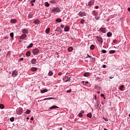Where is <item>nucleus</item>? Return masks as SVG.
I'll return each mask as SVG.
<instances>
[{
    "mask_svg": "<svg viewBox=\"0 0 130 130\" xmlns=\"http://www.w3.org/2000/svg\"><path fill=\"white\" fill-rule=\"evenodd\" d=\"M40 51L38 48H35L32 50V52L33 54H34V55H36V54H37V53H39Z\"/></svg>",
    "mask_w": 130,
    "mask_h": 130,
    "instance_id": "f257e3e1",
    "label": "nucleus"
},
{
    "mask_svg": "<svg viewBox=\"0 0 130 130\" xmlns=\"http://www.w3.org/2000/svg\"><path fill=\"white\" fill-rule=\"evenodd\" d=\"M16 113L19 115L22 114L23 113V109L21 108H19V109L16 111Z\"/></svg>",
    "mask_w": 130,
    "mask_h": 130,
    "instance_id": "f03ea898",
    "label": "nucleus"
},
{
    "mask_svg": "<svg viewBox=\"0 0 130 130\" xmlns=\"http://www.w3.org/2000/svg\"><path fill=\"white\" fill-rule=\"evenodd\" d=\"M12 75L13 78H16V77L18 76V72L16 70H14V71H13Z\"/></svg>",
    "mask_w": 130,
    "mask_h": 130,
    "instance_id": "7ed1b4c3",
    "label": "nucleus"
},
{
    "mask_svg": "<svg viewBox=\"0 0 130 130\" xmlns=\"http://www.w3.org/2000/svg\"><path fill=\"white\" fill-rule=\"evenodd\" d=\"M52 12H53V13H55V12H60V9L59 8H54L52 10Z\"/></svg>",
    "mask_w": 130,
    "mask_h": 130,
    "instance_id": "20e7f679",
    "label": "nucleus"
},
{
    "mask_svg": "<svg viewBox=\"0 0 130 130\" xmlns=\"http://www.w3.org/2000/svg\"><path fill=\"white\" fill-rule=\"evenodd\" d=\"M79 15H80L81 17H85V16H86V13L84 12H80Z\"/></svg>",
    "mask_w": 130,
    "mask_h": 130,
    "instance_id": "39448f33",
    "label": "nucleus"
},
{
    "mask_svg": "<svg viewBox=\"0 0 130 130\" xmlns=\"http://www.w3.org/2000/svg\"><path fill=\"white\" fill-rule=\"evenodd\" d=\"M22 33L24 34H28V32H29V30H28V29H23L22 30Z\"/></svg>",
    "mask_w": 130,
    "mask_h": 130,
    "instance_id": "423d86ee",
    "label": "nucleus"
},
{
    "mask_svg": "<svg viewBox=\"0 0 130 130\" xmlns=\"http://www.w3.org/2000/svg\"><path fill=\"white\" fill-rule=\"evenodd\" d=\"M96 39L100 42H101L102 43H103V39L101 37H96Z\"/></svg>",
    "mask_w": 130,
    "mask_h": 130,
    "instance_id": "0eeeda50",
    "label": "nucleus"
},
{
    "mask_svg": "<svg viewBox=\"0 0 130 130\" xmlns=\"http://www.w3.org/2000/svg\"><path fill=\"white\" fill-rule=\"evenodd\" d=\"M100 31L102 32V33H106V29H105V28L104 27H102L100 28Z\"/></svg>",
    "mask_w": 130,
    "mask_h": 130,
    "instance_id": "6e6552de",
    "label": "nucleus"
},
{
    "mask_svg": "<svg viewBox=\"0 0 130 130\" xmlns=\"http://www.w3.org/2000/svg\"><path fill=\"white\" fill-rule=\"evenodd\" d=\"M26 37H27V35H26V34H23L20 37V39L22 40V39H25V38H26Z\"/></svg>",
    "mask_w": 130,
    "mask_h": 130,
    "instance_id": "1a4fd4ad",
    "label": "nucleus"
},
{
    "mask_svg": "<svg viewBox=\"0 0 130 130\" xmlns=\"http://www.w3.org/2000/svg\"><path fill=\"white\" fill-rule=\"evenodd\" d=\"M64 30L65 32H69V31H70V26H66L64 27Z\"/></svg>",
    "mask_w": 130,
    "mask_h": 130,
    "instance_id": "9d476101",
    "label": "nucleus"
},
{
    "mask_svg": "<svg viewBox=\"0 0 130 130\" xmlns=\"http://www.w3.org/2000/svg\"><path fill=\"white\" fill-rule=\"evenodd\" d=\"M94 4V0H91V1L88 2V6L91 7V6H93Z\"/></svg>",
    "mask_w": 130,
    "mask_h": 130,
    "instance_id": "9b49d317",
    "label": "nucleus"
},
{
    "mask_svg": "<svg viewBox=\"0 0 130 130\" xmlns=\"http://www.w3.org/2000/svg\"><path fill=\"white\" fill-rule=\"evenodd\" d=\"M31 72H36V71H37V70H38V68H36V67H32L31 68Z\"/></svg>",
    "mask_w": 130,
    "mask_h": 130,
    "instance_id": "f8f14e48",
    "label": "nucleus"
},
{
    "mask_svg": "<svg viewBox=\"0 0 130 130\" xmlns=\"http://www.w3.org/2000/svg\"><path fill=\"white\" fill-rule=\"evenodd\" d=\"M36 61H37V60L36 58H33L31 60V63H32V64H35V63H36Z\"/></svg>",
    "mask_w": 130,
    "mask_h": 130,
    "instance_id": "ddd939ff",
    "label": "nucleus"
},
{
    "mask_svg": "<svg viewBox=\"0 0 130 130\" xmlns=\"http://www.w3.org/2000/svg\"><path fill=\"white\" fill-rule=\"evenodd\" d=\"M56 108H58V107L56 106H52L49 108V109H55Z\"/></svg>",
    "mask_w": 130,
    "mask_h": 130,
    "instance_id": "4468645a",
    "label": "nucleus"
},
{
    "mask_svg": "<svg viewBox=\"0 0 130 130\" xmlns=\"http://www.w3.org/2000/svg\"><path fill=\"white\" fill-rule=\"evenodd\" d=\"M84 77H90V73H88V72L85 73L84 74Z\"/></svg>",
    "mask_w": 130,
    "mask_h": 130,
    "instance_id": "2eb2a0df",
    "label": "nucleus"
},
{
    "mask_svg": "<svg viewBox=\"0 0 130 130\" xmlns=\"http://www.w3.org/2000/svg\"><path fill=\"white\" fill-rule=\"evenodd\" d=\"M34 23H35L37 25H38V24L40 23V21L38 19H37L34 21Z\"/></svg>",
    "mask_w": 130,
    "mask_h": 130,
    "instance_id": "dca6fc26",
    "label": "nucleus"
},
{
    "mask_svg": "<svg viewBox=\"0 0 130 130\" xmlns=\"http://www.w3.org/2000/svg\"><path fill=\"white\" fill-rule=\"evenodd\" d=\"M26 56H30V55H31V52H30V51H28L26 53Z\"/></svg>",
    "mask_w": 130,
    "mask_h": 130,
    "instance_id": "f3484780",
    "label": "nucleus"
},
{
    "mask_svg": "<svg viewBox=\"0 0 130 130\" xmlns=\"http://www.w3.org/2000/svg\"><path fill=\"white\" fill-rule=\"evenodd\" d=\"M48 91V90L47 89H45L43 90H41V93H45V92H47Z\"/></svg>",
    "mask_w": 130,
    "mask_h": 130,
    "instance_id": "a211bd4d",
    "label": "nucleus"
},
{
    "mask_svg": "<svg viewBox=\"0 0 130 130\" xmlns=\"http://www.w3.org/2000/svg\"><path fill=\"white\" fill-rule=\"evenodd\" d=\"M107 36L108 37H111V36H112V34L110 32H109L107 34Z\"/></svg>",
    "mask_w": 130,
    "mask_h": 130,
    "instance_id": "6ab92c4d",
    "label": "nucleus"
},
{
    "mask_svg": "<svg viewBox=\"0 0 130 130\" xmlns=\"http://www.w3.org/2000/svg\"><path fill=\"white\" fill-rule=\"evenodd\" d=\"M87 117H89V118H92V113H89L88 114H87Z\"/></svg>",
    "mask_w": 130,
    "mask_h": 130,
    "instance_id": "aec40b11",
    "label": "nucleus"
},
{
    "mask_svg": "<svg viewBox=\"0 0 130 130\" xmlns=\"http://www.w3.org/2000/svg\"><path fill=\"white\" fill-rule=\"evenodd\" d=\"M66 82H71V76H69L67 77V80Z\"/></svg>",
    "mask_w": 130,
    "mask_h": 130,
    "instance_id": "412c9836",
    "label": "nucleus"
},
{
    "mask_svg": "<svg viewBox=\"0 0 130 130\" xmlns=\"http://www.w3.org/2000/svg\"><path fill=\"white\" fill-rule=\"evenodd\" d=\"M33 18V14H31V13H29L28 14V19H32Z\"/></svg>",
    "mask_w": 130,
    "mask_h": 130,
    "instance_id": "4be33fe9",
    "label": "nucleus"
},
{
    "mask_svg": "<svg viewBox=\"0 0 130 130\" xmlns=\"http://www.w3.org/2000/svg\"><path fill=\"white\" fill-rule=\"evenodd\" d=\"M74 49L73 48V47H70L69 48H68V51H69L70 52H71V51H73V50Z\"/></svg>",
    "mask_w": 130,
    "mask_h": 130,
    "instance_id": "5701e85b",
    "label": "nucleus"
},
{
    "mask_svg": "<svg viewBox=\"0 0 130 130\" xmlns=\"http://www.w3.org/2000/svg\"><path fill=\"white\" fill-rule=\"evenodd\" d=\"M93 14L94 16H97L98 15V13L96 11L94 10L93 11Z\"/></svg>",
    "mask_w": 130,
    "mask_h": 130,
    "instance_id": "b1692460",
    "label": "nucleus"
},
{
    "mask_svg": "<svg viewBox=\"0 0 130 130\" xmlns=\"http://www.w3.org/2000/svg\"><path fill=\"white\" fill-rule=\"evenodd\" d=\"M50 31V28H47L46 29V33H47V34H48V33H49Z\"/></svg>",
    "mask_w": 130,
    "mask_h": 130,
    "instance_id": "393cba45",
    "label": "nucleus"
},
{
    "mask_svg": "<svg viewBox=\"0 0 130 130\" xmlns=\"http://www.w3.org/2000/svg\"><path fill=\"white\" fill-rule=\"evenodd\" d=\"M123 88H124V85H121L120 86L119 90H120V91H122V90H123Z\"/></svg>",
    "mask_w": 130,
    "mask_h": 130,
    "instance_id": "a878e982",
    "label": "nucleus"
},
{
    "mask_svg": "<svg viewBox=\"0 0 130 130\" xmlns=\"http://www.w3.org/2000/svg\"><path fill=\"white\" fill-rule=\"evenodd\" d=\"M52 75H53V72H52V71H49L48 73V76H52Z\"/></svg>",
    "mask_w": 130,
    "mask_h": 130,
    "instance_id": "bb28decb",
    "label": "nucleus"
},
{
    "mask_svg": "<svg viewBox=\"0 0 130 130\" xmlns=\"http://www.w3.org/2000/svg\"><path fill=\"white\" fill-rule=\"evenodd\" d=\"M109 53L112 54L113 53H115V50H110Z\"/></svg>",
    "mask_w": 130,
    "mask_h": 130,
    "instance_id": "cd10ccee",
    "label": "nucleus"
},
{
    "mask_svg": "<svg viewBox=\"0 0 130 130\" xmlns=\"http://www.w3.org/2000/svg\"><path fill=\"white\" fill-rule=\"evenodd\" d=\"M90 49H91L92 50H93V49H94V48H95V46L94 45H91L90 46Z\"/></svg>",
    "mask_w": 130,
    "mask_h": 130,
    "instance_id": "c85d7f7f",
    "label": "nucleus"
},
{
    "mask_svg": "<svg viewBox=\"0 0 130 130\" xmlns=\"http://www.w3.org/2000/svg\"><path fill=\"white\" fill-rule=\"evenodd\" d=\"M31 47H33V43H30L27 47V48H31Z\"/></svg>",
    "mask_w": 130,
    "mask_h": 130,
    "instance_id": "c756f323",
    "label": "nucleus"
},
{
    "mask_svg": "<svg viewBox=\"0 0 130 130\" xmlns=\"http://www.w3.org/2000/svg\"><path fill=\"white\" fill-rule=\"evenodd\" d=\"M56 22H58V23H60L61 22V19L58 18L56 20Z\"/></svg>",
    "mask_w": 130,
    "mask_h": 130,
    "instance_id": "7c9ffc66",
    "label": "nucleus"
},
{
    "mask_svg": "<svg viewBox=\"0 0 130 130\" xmlns=\"http://www.w3.org/2000/svg\"><path fill=\"white\" fill-rule=\"evenodd\" d=\"M11 23H16V22H17V20H16V19H11Z\"/></svg>",
    "mask_w": 130,
    "mask_h": 130,
    "instance_id": "2f4dec72",
    "label": "nucleus"
},
{
    "mask_svg": "<svg viewBox=\"0 0 130 130\" xmlns=\"http://www.w3.org/2000/svg\"><path fill=\"white\" fill-rule=\"evenodd\" d=\"M0 108L1 109H4L5 108V106L3 104L0 105Z\"/></svg>",
    "mask_w": 130,
    "mask_h": 130,
    "instance_id": "473e14b6",
    "label": "nucleus"
},
{
    "mask_svg": "<svg viewBox=\"0 0 130 130\" xmlns=\"http://www.w3.org/2000/svg\"><path fill=\"white\" fill-rule=\"evenodd\" d=\"M30 112H31V110H27L25 112V113H26V114H29Z\"/></svg>",
    "mask_w": 130,
    "mask_h": 130,
    "instance_id": "72a5a7b5",
    "label": "nucleus"
},
{
    "mask_svg": "<svg viewBox=\"0 0 130 130\" xmlns=\"http://www.w3.org/2000/svg\"><path fill=\"white\" fill-rule=\"evenodd\" d=\"M51 99H53V98H48L44 99V100H51Z\"/></svg>",
    "mask_w": 130,
    "mask_h": 130,
    "instance_id": "f704fd0d",
    "label": "nucleus"
},
{
    "mask_svg": "<svg viewBox=\"0 0 130 130\" xmlns=\"http://www.w3.org/2000/svg\"><path fill=\"white\" fill-rule=\"evenodd\" d=\"M45 6V7H49V3L46 2Z\"/></svg>",
    "mask_w": 130,
    "mask_h": 130,
    "instance_id": "c9c22d12",
    "label": "nucleus"
},
{
    "mask_svg": "<svg viewBox=\"0 0 130 130\" xmlns=\"http://www.w3.org/2000/svg\"><path fill=\"white\" fill-rule=\"evenodd\" d=\"M10 121L13 122V121H14V120H15V118L14 117H11V118H10Z\"/></svg>",
    "mask_w": 130,
    "mask_h": 130,
    "instance_id": "e433bc0d",
    "label": "nucleus"
},
{
    "mask_svg": "<svg viewBox=\"0 0 130 130\" xmlns=\"http://www.w3.org/2000/svg\"><path fill=\"white\" fill-rule=\"evenodd\" d=\"M10 36H11V37H12V38H14V32H11V33H10Z\"/></svg>",
    "mask_w": 130,
    "mask_h": 130,
    "instance_id": "4c0bfd02",
    "label": "nucleus"
},
{
    "mask_svg": "<svg viewBox=\"0 0 130 130\" xmlns=\"http://www.w3.org/2000/svg\"><path fill=\"white\" fill-rule=\"evenodd\" d=\"M80 23H81V24H84V23H85V20L82 19V20H81V21H80Z\"/></svg>",
    "mask_w": 130,
    "mask_h": 130,
    "instance_id": "58836bf2",
    "label": "nucleus"
},
{
    "mask_svg": "<svg viewBox=\"0 0 130 130\" xmlns=\"http://www.w3.org/2000/svg\"><path fill=\"white\" fill-rule=\"evenodd\" d=\"M78 116L79 117H82V116H83V114H82V113H80L79 114H78Z\"/></svg>",
    "mask_w": 130,
    "mask_h": 130,
    "instance_id": "ea45409f",
    "label": "nucleus"
},
{
    "mask_svg": "<svg viewBox=\"0 0 130 130\" xmlns=\"http://www.w3.org/2000/svg\"><path fill=\"white\" fill-rule=\"evenodd\" d=\"M95 20H99L100 19V17H99L98 16H95Z\"/></svg>",
    "mask_w": 130,
    "mask_h": 130,
    "instance_id": "a19ab883",
    "label": "nucleus"
},
{
    "mask_svg": "<svg viewBox=\"0 0 130 130\" xmlns=\"http://www.w3.org/2000/svg\"><path fill=\"white\" fill-rule=\"evenodd\" d=\"M102 52L103 53H106V50H102Z\"/></svg>",
    "mask_w": 130,
    "mask_h": 130,
    "instance_id": "79ce46f5",
    "label": "nucleus"
},
{
    "mask_svg": "<svg viewBox=\"0 0 130 130\" xmlns=\"http://www.w3.org/2000/svg\"><path fill=\"white\" fill-rule=\"evenodd\" d=\"M24 59V58L23 57H21L20 58L19 60H18L19 61H21V60H23Z\"/></svg>",
    "mask_w": 130,
    "mask_h": 130,
    "instance_id": "37998d69",
    "label": "nucleus"
},
{
    "mask_svg": "<svg viewBox=\"0 0 130 130\" xmlns=\"http://www.w3.org/2000/svg\"><path fill=\"white\" fill-rule=\"evenodd\" d=\"M88 57L91 58V56L89 55V54H87V55L86 56V58H88Z\"/></svg>",
    "mask_w": 130,
    "mask_h": 130,
    "instance_id": "c03bdc74",
    "label": "nucleus"
},
{
    "mask_svg": "<svg viewBox=\"0 0 130 130\" xmlns=\"http://www.w3.org/2000/svg\"><path fill=\"white\" fill-rule=\"evenodd\" d=\"M87 84H89V82H88V81L85 82V83L84 84V85H87Z\"/></svg>",
    "mask_w": 130,
    "mask_h": 130,
    "instance_id": "a18cd8bd",
    "label": "nucleus"
},
{
    "mask_svg": "<svg viewBox=\"0 0 130 130\" xmlns=\"http://www.w3.org/2000/svg\"><path fill=\"white\" fill-rule=\"evenodd\" d=\"M71 91H72V89H71V90H68L67 91V93H71Z\"/></svg>",
    "mask_w": 130,
    "mask_h": 130,
    "instance_id": "49530a36",
    "label": "nucleus"
},
{
    "mask_svg": "<svg viewBox=\"0 0 130 130\" xmlns=\"http://www.w3.org/2000/svg\"><path fill=\"white\" fill-rule=\"evenodd\" d=\"M61 75H62V73L61 72H59L58 73V75L59 76H61Z\"/></svg>",
    "mask_w": 130,
    "mask_h": 130,
    "instance_id": "de8ad7c7",
    "label": "nucleus"
},
{
    "mask_svg": "<svg viewBox=\"0 0 130 130\" xmlns=\"http://www.w3.org/2000/svg\"><path fill=\"white\" fill-rule=\"evenodd\" d=\"M35 2H36V0H31V1H30V3H35Z\"/></svg>",
    "mask_w": 130,
    "mask_h": 130,
    "instance_id": "09e8293b",
    "label": "nucleus"
},
{
    "mask_svg": "<svg viewBox=\"0 0 130 130\" xmlns=\"http://www.w3.org/2000/svg\"><path fill=\"white\" fill-rule=\"evenodd\" d=\"M103 68H104V69H105V68H106V66L105 64H103Z\"/></svg>",
    "mask_w": 130,
    "mask_h": 130,
    "instance_id": "8fccbe9b",
    "label": "nucleus"
},
{
    "mask_svg": "<svg viewBox=\"0 0 130 130\" xmlns=\"http://www.w3.org/2000/svg\"><path fill=\"white\" fill-rule=\"evenodd\" d=\"M61 28H63V27H64V25H63V24H62V25H61Z\"/></svg>",
    "mask_w": 130,
    "mask_h": 130,
    "instance_id": "3c124183",
    "label": "nucleus"
},
{
    "mask_svg": "<svg viewBox=\"0 0 130 130\" xmlns=\"http://www.w3.org/2000/svg\"><path fill=\"white\" fill-rule=\"evenodd\" d=\"M84 112H85V111H84V110H82V111H81L80 113H81V114H82V113H84Z\"/></svg>",
    "mask_w": 130,
    "mask_h": 130,
    "instance_id": "603ef678",
    "label": "nucleus"
},
{
    "mask_svg": "<svg viewBox=\"0 0 130 130\" xmlns=\"http://www.w3.org/2000/svg\"><path fill=\"white\" fill-rule=\"evenodd\" d=\"M113 42H114V43H116V42H117V41H116V40H114L113 41Z\"/></svg>",
    "mask_w": 130,
    "mask_h": 130,
    "instance_id": "864d4df0",
    "label": "nucleus"
},
{
    "mask_svg": "<svg viewBox=\"0 0 130 130\" xmlns=\"http://www.w3.org/2000/svg\"><path fill=\"white\" fill-rule=\"evenodd\" d=\"M9 39V37H6L5 38V40H7V39Z\"/></svg>",
    "mask_w": 130,
    "mask_h": 130,
    "instance_id": "5fc2aeb1",
    "label": "nucleus"
},
{
    "mask_svg": "<svg viewBox=\"0 0 130 130\" xmlns=\"http://www.w3.org/2000/svg\"><path fill=\"white\" fill-rule=\"evenodd\" d=\"M101 97H104V94H101Z\"/></svg>",
    "mask_w": 130,
    "mask_h": 130,
    "instance_id": "6e6d98bb",
    "label": "nucleus"
},
{
    "mask_svg": "<svg viewBox=\"0 0 130 130\" xmlns=\"http://www.w3.org/2000/svg\"><path fill=\"white\" fill-rule=\"evenodd\" d=\"M99 8V7L98 6H95V9H98Z\"/></svg>",
    "mask_w": 130,
    "mask_h": 130,
    "instance_id": "4d7b16f0",
    "label": "nucleus"
},
{
    "mask_svg": "<svg viewBox=\"0 0 130 130\" xmlns=\"http://www.w3.org/2000/svg\"><path fill=\"white\" fill-rule=\"evenodd\" d=\"M105 121H108V119H105Z\"/></svg>",
    "mask_w": 130,
    "mask_h": 130,
    "instance_id": "13d9d810",
    "label": "nucleus"
},
{
    "mask_svg": "<svg viewBox=\"0 0 130 130\" xmlns=\"http://www.w3.org/2000/svg\"><path fill=\"white\" fill-rule=\"evenodd\" d=\"M31 120H33L34 119V118H33V117H32L31 118H30Z\"/></svg>",
    "mask_w": 130,
    "mask_h": 130,
    "instance_id": "bf43d9fd",
    "label": "nucleus"
},
{
    "mask_svg": "<svg viewBox=\"0 0 130 130\" xmlns=\"http://www.w3.org/2000/svg\"><path fill=\"white\" fill-rule=\"evenodd\" d=\"M128 11L130 12V7L128 8Z\"/></svg>",
    "mask_w": 130,
    "mask_h": 130,
    "instance_id": "052dcab7",
    "label": "nucleus"
},
{
    "mask_svg": "<svg viewBox=\"0 0 130 130\" xmlns=\"http://www.w3.org/2000/svg\"><path fill=\"white\" fill-rule=\"evenodd\" d=\"M96 105H97V106L98 107V106H99V104H98V103H97Z\"/></svg>",
    "mask_w": 130,
    "mask_h": 130,
    "instance_id": "680f3d73",
    "label": "nucleus"
},
{
    "mask_svg": "<svg viewBox=\"0 0 130 130\" xmlns=\"http://www.w3.org/2000/svg\"><path fill=\"white\" fill-rule=\"evenodd\" d=\"M31 6H32V7H33V6H34V4L31 3Z\"/></svg>",
    "mask_w": 130,
    "mask_h": 130,
    "instance_id": "e2e57ef3",
    "label": "nucleus"
},
{
    "mask_svg": "<svg viewBox=\"0 0 130 130\" xmlns=\"http://www.w3.org/2000/svg\"><path fill=\"white\" fill-rule=\"evenodd\" d=\"M82 84L84 85V84H85V81H82Z\"/></svg>",
    "mask_w": 130,
    "mask_h": 130,
    "instance_id": "0e129e2a",
    "label": "nucleus"
},
{
    "mask_svg": "<svg viewBox=\"0 0 130 130\" xmlns=\"http://www.w3.org/2000/svg\"><path fill=\"white\" fill-rule=\"evenodd\" d=\"M112 78H113V77H109V79H112Z\"/></svg>",
    "mask_w": 130,
    "mask_h": 130,
    "instance_id": "69168bd1",
    "label": "nucleus"
},
{
    "mask_svg": "<svg viewBox=\"0 0 130 130\" xmlns=\"http://www.w3.org/2000/svg\"><path fill=\"white\" fill-rule=\"evenodd\" d=\"M60 130H62V127H60Z\"/></svg>",
    "mask_w": 130,
    "mask_h": 130,
    "instance_id": "338daca9",
    "label": "nucleus"
},
{
    "mask_svg": "<svg viewBox=\"0 0 130 130\" xmlns=\"http://www.w3.org/2000/svg\"><path fill=\"white\" fill-rule=\"evenodd\" d=\"M104 130H107V129L105 128H104Z\"/></svg>",
    "mask_w": 130,
    "mask_h": 130,
    "instance_id": "774afa93",
    "label": "nucleus"
}]
</instances>
